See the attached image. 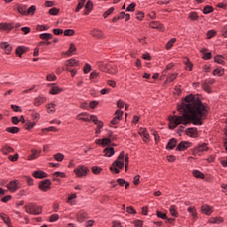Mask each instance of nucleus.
Instances as JSON below:
<instances>
[{
    "mask_svg": "<svg viewBox=\"0 0 227 227\" xmlns=\"http://www.w3.org/2000/svg\"><path fill=\"white\" fill-rule=\"evenodd\" d=\"M177 111L183 115H170L168 117V128L170 130L176 129L178 125H203V120L208 114V107L203 105L200 98L190 94L184 98L181 104L177 105Z\"/></svg>",
    "mask_w": 227,
    "mask_h": 227,
    "instance_id": "obj_1",
    "label": "nucleus"
},
{
    "mask_svg": "<svg viewBox=\"0 0 227 227\" xmlns=\"http://www.w3.org/2000/svg\"><path fill=\"white\" fill-rule=\"evenodd\" d=\"M125 164H129V153L125 154V152L122 151L119 154L117 160L113 162V166H117L119 169H123V168H125Z\"/></svg>",
    "mask_w": 227,
    "mask_h": 227,
    "instance_id": "obj_2",
    "label": "nucleus"
},
{
    "mask_svg": "<svg viewBox=\"0 0 227 227\" xmlns=\"http://www.w3.org/2000/svg\"><path fill=\"white\" fill-rule=\"evenodd\" d=\"M25 212L29 214L30 215H40L43 212L42 207L35 204V203H28L24 207Z\"/></svg>",
    "mask_w": 227,
    "mask_h": 227,
    "instance_id": "obj_3",
    "label": "nucleus"
},
{
    "mask_svg": "<svg viewBox=\"0 0 227 227\" xmlns=\"http://www.w3.org/2000/svg\"><path fill=\"white\" fill-rule=\"evenodd\" d=\"M101 67L102 72H106V74H112L116 75L118 74V67L113 63L102 64Z\"/></svg>",
    "mask_w": 227,
    "mask_h": 227,
    "instance_id": "obj_4",
    "label": "nucleus"
},
{
    "mask_svg": "<svg viewBox=\"0 0 227 227\" xmlns=\"http://www.w3.org/2000/svg\"><path fill=\"white\" fill-rule=\"evenodd\" d=\"M90 168L84 165H80L76 168H74V173L76 175L78 178H82V176H87Z\"/></svg>",
    "mask_w": 227,
    "mask_h": 227,
    "instance_id": "obj_5",
    "label": "nucleus"
},
{
    "mask_svg": "<svg viewBox=\"0 0 227 227\" xmlns=\"http://www.w3.org/2000/svg\"><path fill=\"white\" fill-rule=\"evenodd\" d=\"M192 155H201L203 152H208V146L206 143L195 146L192 150Z\"/></svg>",
    "mask_w": 227,
    "mask_h": 227,
    "instance_id": "obj_6",
    "label": "nucleus"
},
{
    "mask_svg": "<svg viewBox=\"0 0 227 227\" xmlns=\"http://www.w3.org/2000/svg\"><path fill=\"white\" fill-rule=\"evenodd\" d=\"M191 146H192V143L189 142V141H181L176 148V152H185V150H187L188 148H191Z\"/></svg>",
    "mask_w": 227,
    "mask_h": 227,
    "instance_id": "obj_7",
    "label": "nucleus"
},
{
    "mask_svg": "<svg viewBox=\"0 0 227 227\" xmlns=\"http://www.w3.org/2000/svg\"><path fill=\"white\" fill-rule=\"evenodd\" d=\"M51 179H44L43 181L39 182V189L40 191H43V192H47L51 185Z\"/></svg>",
    "mask_w": 227,
    "mask_h": 227,
    "instance_id": "obj_8",
    "label": "nucleus"
},
{
    "mask_svg": "<svg viewBox=\"0 0 227 227\" xmlns=\"http://www.w3.org/2000/svg\"><path fill=\"white\" fill-rule=\"evenodd\" d=\"M49 86H51L49 91L50 95H59L63 91V89L59 88L56 83H51Z\"/></svg>",
    "mask_w": 227,
    "mask_h": 227,
    "instance_id": "obj_9",
    "label": "nucleus"
},
{
    "mask_svg": "<svg viewBox=\"0 0 227 227\" xmlns=\"http://www.w3.org/2000/svg\"><path fill=\"white\" fill-rule=\"evenodd\" d=\"M30 154L27 156V160H35V159H38L40 155H42V151L41 150H36V149H31Z\"/></svg>",
    "mask_w": 227,
    "mask_h": 227,
    "instance_id": "obj_10",
    "label": "nucleus"
},
{
    "mask_svg": "<svg viewBox=\"0 0 227 227\" xmlns=\"http://www.w3.org/2000/svg\"><path fill=\"white\" fill-rule=\"evenodd\" d=\"M19 181L15 180V181H11L8 184H7V189L8 191H10V192H15L16 191L19 190Z\"/></svg>",
    "mask_w": 227,
    "mask_h": 227,
    "instance_id": "obj_11",
    "label": "nucleus"
},
{
    "mask_svg": "<svg viewBox=\"0 0 227 227\" xmlns=\"http://www.w3.org/2000/svg\"><path fill=\"white\" fill-rule=\"evenodd\" d=\"M185 134L189 137H198V129L197 128H188L185 129Z\"/></svg>",
    "mask_w": 227,
    "mask_h": 227,
    "instance_id": "obj_12",
    "label": "nucleus"
},
{
    "mask_svg": "<svg viewBox=\"0 0 227 227\" xmlns=\"http://www.w3.org/2000/svg\"><path fill=\"white\" fill-rule=\"evenodd\" d=\"M149 27L152 29H158L159 31H164V25L159 21H152L149 23Z\"/></svg>",
    "mask_w": 227,
    "mask_h": 227,
    "instance_id": "obj_13",
    "label": "nucleus"
},
{
    "mask_svg": "<svg viewBox=\"0 0 227 227\" xmlns=\"http://www.w3.org/2000/svg\"><path fill=\"white\" fill-rule=\"evenodd\" d=\"M35 126L36 121L27 120L23 125V128L25 129V130H28L29 132H31V130H33V129H35Z\"/></svg>",
    "mask_w": 227,
    "mask_h": 227,
    "instance_id": "obj_14",
    "label": "nucleus"
},
{
    "mask_svg": "<svg viewBox=\"0 0 227 227\" xmlns=\"http://www.w3.org/2000/svg\"><path fill=\"white\" fill-rule=\"evenodd\" d=\"M90 35L94 38H98V39L104 38V32H102V30H100L98 28H94L93 30H91Z\"/></svg>",
    "mask_w": 227,
    "mask_h": 227,
    "instance_id": "obj_15",
    "label": "nucleus"
},
{
    "mask_svg": "<svg viewBox=\"0 0 227 227\" xmlns=\"http://www.w3.org/2000/svg\"><path fill=\"white\" fill-rule=\"evenodd\" d=\"M32 176H34V178H39L40 180H42V178H47L49 176L47 173L43 170H35L33 172Z\"/></svg>",
    "mask_w": 227,
    "mask_h": 227,
    "instance_id": "obj_16",
    "label": "nucleus"
},
{
    "mask_svg": "<svg viewBox=\"0 0 227 227\" xmlns=\"http://www.w3.org/2000/svg\"><path fill=\"white\" fill-rule=\"evenodd\" d=\"M47 102V98L43 96H38L34 100V106L36 107H39V106H42V104H45Z\"/></svg>",
    "mask_w": 227,
    "mask_h": 227,
    "instance_id": "obj_17",
    "label": "nucleus"
},
{
    "mask_svg": "<svg viewBox=\"0 0 227 227\" xmlns=\"http://www.w3.org/2000/svg\"><path fill=\"white\" fill-rule=\"evenodd\" d=\"M0 217L4 221V224H6V226L13 227V225H12V219H10V216H8V215L1 213Z\"/></svg>",
    "mask_w": 227,
    "mask_h": 227,
    "instance_id": "obj_18",
    "label": "nucleus"
},
{
    "mask_svg": "<svg viewBox=\"0 0 227 227\" xmlns=\"http://www.w3.org/2000/svg\"><path fill=\"white\" fill-rule=\"evenodd\" d=\"M139 134L141 137H143L145 143L150 141V134H148V131H146V129L141 128L139 129Z\"/></svg>",
    "mask_w": 227,
    "mask_h": 227,
    "instance_id": "obj_19",
    "label": "nucleus"
},
{
    "mask_svg": "<svg viewBox=\"0 0 227 227\" xmlns=\"http://www.w3.org/2000/svg\"><path fill=\"white\" fill-rule=\"evenodd\" d=\"M76 219L78 223H84L85 219H88V213L84 211H80L76 215Z\"/></svg>",
    "mask_w": 227,
    "mask_h": 227,
    "instance_id": "obj_20",
    "label": "nucleus"
},
{
    "mask_svg": "<svg viewBox=\"0 0 227 227\" xmlns=\"http://www.w3.org/2000/svg\"><path fill=\"white\" fill-rule=\"evenodd\" d=\"M0 47L4 51L5 54H10V52L13 51V48L12 47V45H10L6 42L1 43Z\"/></svg>",
    "mask_w": 227,
    "mask_h": 227,
    "instance_id": "obj_21",
    "label": "nucleus"
},
{
    "mask_svg": "<svg viewBox=\"0 0 227 227\" xmlns=\"http://www.w3.org/2000/svg\"><path fill=\"white\" fill-rule=\"evenodd\" d=\"M92 10H93V1L88 0L85 4V10H84L83 15H88L89 13H91Z\"/></svg>",
    "mask_w": 227,
    "mask_h": 227,
    "instance_id": "obj_22",
    "label": "nucleus"
},
{
    "mask_svg": "<svg viewBox=\"0 0 227 227\" xmlns=\"http://www.w3.org/2000/svg\"><path fill=\"white\" fill-rule=\"evenodd\" d=\"M88 116H90V114H88V112H83L76 115V120L82 121H90V118H88Z\"/></svg>",
    "mask_w": 227,
    "mask_h": 227,
    "instance_id": "obj_23",
    "label": "nucleus"
},
{
    "mask_svg": "<svg viewBox=\"0 0 227 227\" xmlns=\"http://www.w3.org/2000/svg\"><path fill=\"white\" fill-rule=\"evenodd\" d=\"M178 143V140L176 138H171L166 146L167 150H174L176 146V144Z\"/></svg>",
    "mask_w": 227,
    "mask_h": 227,
    "instance_id": "obj_24",
    "label": "nucleus"
},
{
    "mask_svg": "<svg viewBox=\"0 0 227 227\" xmlns=\"http://www.w3.org/2000/svg\"><path fill=\"white\" fill-rule=\"evenodd\" d=\"M201 212L206 215H210L214 210H212V207L209 205H203L200 208Z\"/></svg>",
    "mask_w": 227,
    "mask_h": 227,
    "instance_id": "obj_25",
    "label": "nucleus"
},
{
    "mask_svg": "<svg viewBox=\"0 0 227 227\" xmlns=\"http://www.w3.org/2000/svg\"><path fill=\"white\" fill-rule=\"evenodd\" d=\"M0 29L10 32L13 29V25L12 23H0Z\"/></svg>",
    "mask_w": 227,
    "mask_h": 227,
    "instance_id": "obj_26",
    "label": "nucleus"
},
{
    "mask_svg": "<svg viewBox=\"0 0 227 227\" xmlns=\"http://www.w3.org/2000/svg\"><path fill=\"white\" fill-rule=\"evenodd\" d=\"M66 67H79V60L75 59H70L66 61Z\"/></svg>",
    "mask_w": 227,
    "mask_h": 227,
    "instance_id": "obj_27",
    "label": "nucleus"
},
{
    "mask_svg": "<svg viewBox=\"0 0 227 227\" xmlns=\"http://www.w3.org/2000/svg\"><path fill=\"white\" fill-rule=\"evenodd\" d=\"M187 211L192 214V217L193 221H196L198 219V212L196 211V207H190L187 208Z\"/></svg>",
    "mask_w": 227,
    "mask_h": 227,
    "instance_id": "obj_28",
    "label": "nucleus"
},
{
    "mask_svg": "<svg viewBox=\"0 0 227 227\" xmlns=\"http://www.w3.org/2000/svg\"><path fill=\"white\" fill-rule=\"evenodd\" d=\"M75 51H77V48L75 47V43H71L68 51H66V55L73 56V54H74V52H75Z\"/></svg>",
    "mask_w": 227,
    "mask_h": 227,
    "instance_id": "obj_29",
    "label": "nucleus"
},
{
    "mask_svg": "<svg viewBox=\"0 0 227 227\" xmlns=\"http://www.w3.org/2000/svg\"><path fill=\"white\" fill-rule=\"evenodd\" d=\"M106 157H113L114 154V147H106L104 149Z\"/></svg>",
    "mask_w": 227,
    "mask_h": 227,
    "instance_id": "obj_30",
    "label": "nucleus"
},
{
    "mask_svg": "<svg viewBox=\"0 0 227 227\" xmlns=\"http://www.w3.org/2000/svg\"><path fill=\"white\" fill-rule=\"evenodd\" d=\"M6 132H9V134H19L20 132V128L19 127H8L6 128Z\"/></svg>",
    "mask_w": 227,
    "mask_h": 227,
    "instance_id": "obj_31",
    "label": "nucleus"
},
{
    "mask_svg": "<svg viewBox=\"0 0 227 227\" xmlns=\"http://www.w3.org/2000/svg\"><path fill=\"white\" fill-rule=\"evenodd\" d=\"M15 152V149L10 145H5L4 147L2 148V153L4 155H8V153H13Z\"/></svg>",
    "mask_w": 227,
    "mask_h": 227,
    "instance_id": "obj_32",
    "label": "nucleus"
},
{
    "mask_svg": "<svg viewBox=\"0 0 227 227\" xmlns=\"http://www.w3.org/2000/svg\"><path fill=\"white\" fill-rule=\"evenodd\" d=\"M84 4H86V0H78V4L74 10L75 13H79L84 8Z\"/></svg>",
    "mask_w": 227,
    "mask_h": 227,
    "instance_id": "obj_33",
    "label": "nucleus"
},
{
    "mask_svg": "<svg viewBox=\"0 0 227 227\" xmlns=\"http://www.w3.org/2000/svg\"><path fill=\"white\" fill-rule=\"evenodd\" d=\"M178 77V74H168V77L165 80L164 84H168L169 82H173Z\"/></svg>",
    "mask_w": 227,
    "mask_h": 227,
    "instance_id": "obj_34",
    "label": "nucleus"
},
{
    "mask_svg": "<svg viewBox=\"0 0 227 227\" xmlns=\"http://www.w3.org/2000/svg\"><path fill=\"white\" fill-rule=\"evenodd\" d=\"M188 19H190V20L194 22L196 20H200V16L198 15V12H191L188 15Z\"/></svg>",
    "mask_w": 227,
    "mask_h": 227,
    "instance_id": "obj_35",
    "label": "nucleus"
},
{
    "mask_svg": "<svg viewBox=\"0 0 227 227\" xmlns=\"http://www.w3.org/2000/svg\"><path fill=\"white\" fill-rule=\"evenodd\" d=\"M184 63L185 65V70H189V72H192V67L191 60H189V58H185L184 60Z\"/></svg>",
    "mask_w": 227,
    "mask_h": 227,
    "instance_id": "obj_36",
    "label": "nucleus"
},
{
    "mask_svg": "<svg viewBox=\"0 0 227 227\" xmlns=\"http://www.w3.org/2000/svg\"><path fill=\"white\" fill-rule=\"evenodd\" d=\"M39 38L41 40H45L46 42H49V40L52 39V34L51 33H43L39 35Z\"/></svg>",
    "mask_w": 227,
    "mask_h": 227,
    "instance_id": "obj_37",
    "label": "nucleus"
},
{
    "mask_svg": "<svg viewBox=\"0 0 227 227\" xmlns=\"http://www.w3.org/2000/svg\"><path fill=\"white\" fill-rule=\"evenodd\" d=\"M192 175L195 178H200L201 180L205 179V174L200 170H193Z\"/></svg>",
    "mask_w": 227,
    "mask_h": 227,
    "instance_id": "obj_38",
    "label": "nucleus"
},
{
    "mask_svg": "<svg viewBox=\"0 0 227 227\" xmlns=\"http://www.w3.org/2000/svg\"><path fill=\"white\" fill-rule=\"evenodd\" d=\"M215 63H218V65H226V62L224 61V57L222 55H216L215 57Z\"/></svg>",
    "mask_w": 227,
    "mask_h": 227,
    "instance_id": "obj_39",
    "label": "nucleus"
},
{
    "mask_svg": "<svg viewBox=\"0 0 227 227\" xmlns=\"http://www.w3.org/2000/svg\"><path fill=\"white\" fill-rule=\"evenodd\" d=\"M213 75H219V77L224 75V68L218 67L213 71Z\"/></svg>",
    "mask_w": 227,
    "mask_h": 227,
    "instance_id": "obj_40",
    "label": "nucleus"
},
{
    "mask_svg": "<svg viewBox=\"0 0 227 227\" xmlns=\"http://www.w3.org/2000/svg\"><path fill=\"white\" fill-rule=\"evenodd\" d=\"M18 12L21 15H27V5H20L18 7Z\"/></svg>",
    "mask_w": 227,
    "mask_h": 227,
    "instance_id": "obj_41",
    "label": "nucleus"
},
{
    "mask_svg": "<svg viewBox=\"0 0 227 227\" xmlns=\"http://www.w3.org/2000/svg\"><path fill=\"white\" fill-rule=\"evenodd\" d=\"M169 213L173 217H178V212H176V206L175 205L170 206Z\"/></svg>",
    "mask_w": 227,
    "mask_h": 227,
    "instance_id": "obj_42",
    "label": "nucleus"
},
{
    "mask_svg": "<svg viewBox=\"0 0 227 227\" xmlns=\"http://www.w3.org/2000/svg\"><path fill=\"white\" fill-rule=\"evenodd\" d=\"M214 12V7L211 5H206L203 9L204 15H208V13H212Z\"/></svg>",
    "mask_w": 227,
    "mask_h": 227,
    "instance_id": "obj_43",
    "label": "nucleus"
},
{
    "mask_svg": "<svg viewBox=\"0 0 227 227\" xmlns=\"http://www.w3.org/2000/svg\"><path fill=\"white\" fill-rule=\"evenodd\" d=\"M202 90L206 91V93H210V85L208 84V82H202Z\"/></svg>",
    "mask_w": 227,
    "mask_h": 227,
    "instance_id": "obj_44",
    "label": "nucleus"
},
{
    "mask_svg": "<svg viewBox=\"0 0 227 227\" xmlns=\"http://www.w3.org/2000/svg\"><path fill=\"white\" fill-rule=\"evenodd\" d=\"M59 132V129H58V128L51 126L49 128H45L42 129V132Z\"/></svg>",
    "mask_w": 227,
    "mask_h": 227,
    "instance_id": "obj_45",
    "label": "nucleus"
},
{
    "mask_svg": "<svg viewBox=\"0 0 227 227\" xmlns=\"http://www.w3.org/2000/svg\"><path fill=\"white\" fill-rule=\"evenodd\" d=\"M91 171L93 175H100V173H102V168L98 166H94L91 168Z\"/></svg>",
    "mask_w": 227,
    "mask_h": 227,
    "instance_id": "obj_46",
    "label": "nucleus"
},
{
    "mask_svg": "<svg viewBox=\"0 0 227 227\" xmlns=\"http://www.w3.org/2000/svg\"><path fill=\"white\" fill-rule=\"evenodd\" d=\"M53 157L55 160H58V162H62L63 159H65V155H63L61 153L54 154Z\"/></svg>",
    "mask_w": 227,
    "mask_h": 227,
    "instance_id": "obj_47",
    "label": "nucleus"
},
{
    "mask_svg": "<svg viewBox=\"0 0 227 227\" xmlns=\"http://www.w3.org/2000/svg\"><path fill=\"white\" fill-rule=\"evenodd\" d=\"M64 36H74L75 35V30L74 29H66L64 30Z\"/></svg>",
    "mask_w": 227,
    "mask_h": 227,
    "instance_id": "obj_48",
    "label": "nucleus"
},
{
    "mask_svg": "<svg viewBox=\"0 0 227 227\" xmlns=\"http://www.w3.org/2000/svg\"><path fill=\"white\" fill-rule=\"evenodd\" d=\"M176 42V38H171L166 44L167 51H169L171 47H173V44Z\"/></svg>",
    "mask_w": 227,
    "mask_h": 227,
    "instance_id": "obj_49",
    "label": "nucleus"
},
{
    "mask_svg": "<svg viewBox=\"0 0 227 227\" xmlns=\"http://www.w3.org/2000/svg\"><path fill=\"white\" fill-rule=\"evenodd\" d=\"M100 75V73L97 72V71H93L90 73V81H93L95 79H98Z\"/></svg>",
    "mask_w": 227,
    "mask_h": 227,
    "instance_id": "obj_50",
    "label": "nucleus"
},
{
    "mask_svg": "<svg viewBox=\"0 0 227 227\" xmlns=\"http://www.w3.org/2000/svg\"><path fill=\"white\" fill-rule=\"evenodd\" d=\"M36 12V6L32 5L30 6L27 11V15H35V12Z\"/></svg>",
    "mask_w": 227,
    "mask_h": 227,
    "instance_id": "obj_51",
    "label": "nucleus"
},
{
    "mask_svg": "<svg viewBox=\"0 0 227 227\" xmlns=\"http://www.w3.org/2000/svg\"><path fill=\"white\" fill-rule=\"evenodd\" d=\"M49 15H58L59 13V8L52 7L49 10Z\"/></svg>",
    "mask_w": 227,
    "mask_h": 227,
    "instance_id": "obj_52",
    "label": "nucleus"
},
{
    "mask_svg": "<svg viewBox=\"0 0 227 227\" xmlns=\"http://www.w3.org/2000/svg\"><path fill=\"white\" fill-rule=\"evenodd\" d=\"M136 19L137 20H143V19H145V12L137 11L136 12Z\"/></svg>",
    "mask_w": 227,
    "mask_h": 227,
    "instance_id": "obj_53",
    "label": "nucleus"
},
{
    "mask_svg": "<svg viewBox=\"0 0 227 227\" xmlns=\"http://www.w3.org/2000/svg\"><path fill=\"white\" fill-rule=\"evenodd\" d=\"M16 54H17V56H19V58H22V54H24V47L19 46L16 49Z\"/></svg>",
    "mask_w": 227,
    "mask_h": 227,
    "instance_id": "obj_54",
    "label": "nucleus"
},
{
    "mask_svg": "<svg viewBox=\"0 0 227 227\" xmlns=\"http://www.w3.org/2000/svg\"><path fill=\"white\" fill-rule=\"evenodd\" d=\"M113 12H114V7L109 8L106 12L103 13L104 19H107L108 16L111 15V13H113Z\"/></svg>",
    "mask_w": 227,
    "mask_h": 227,
    "instance_id": "obj_55",
    "label": "nucleus"
},
{
    "mask_svg": "<svg viewBox=\"0 0 227 227\" xmlns=\"http://www.w3.org/2000/svg\"><path fill=\"white\" fill-rule=\"evenodd\" d=\"M54 107H56V104L54 103L49 104L47 106L48 113H56V109Z\"/></svg>",
    "mask_w": 227,
    "mask_h": 227,
    "instance_id": "obj_56",
    "label": "nucleus"
},
{
    "mask_svg": "<svg viewBox=\"0 0 227 227\" xmlns=\"http://www.w3.org/2000/svg\"><path fill=\"white\" fill-rule=\"evenodd\" d=\"M156 215H157V217H159L160 219H163V220L168 219V215H166V213H162V212H160V211H156Z\"/></svg>",
    "mask_w": 227,
    "mask_h": 227,
    "instance_id": "obj_57",
    "label": "nucleus"
},
{
    "mask_svg": "<svg viewBox=\"0 0 227 227\" xmlns=\"http://www.w3.org/2000/svg\"><path fill=\"white\" fill-rule=\"evenodd\" d=\"M58 219H59V215L53 214L50 216L49 221H50V223H56V221H58Z\"/></svg>",
    "mask_w": 227,
    "mask_h": 227,
    "instance_id": "obj_58",
    "label": "nucleus"
},
{
    "mask_svg": "<svg viewBox=\"0 0 227 227\" xmlns=\"http://www.w3.org/2000/svg\"><path fill=\"white\" fill-rule=\"evenodd\" d=\"M115 118H118L120 121H121L123 119V111H121V109L116 110Z\"/></svg>",
    "mask_w": 227,
    "mask_h": 227,
    "instance_id": "obj_59",
    "label": "nucleus"
},
{
    "mask_svg": "<svg viewBox=\"0 0 227 227\" xmlns=\"http://www.w3.org/2000/svg\"><path fill=\"white\" fill-rule=\"evenodd\" d=\"M215 35H216L215 30L207 31V40H210V38H214V36H215Z\"/></svg>",
    "mask_w": 227,
    "mask_h": 227,
    "instance_id": "obj_60",
    "label": "nucleus"
},
{
    "mask_svg": "<svg viewBox=\"0 0 227 227\" xmlns=\"http://www.w3.org/2000/svg\"><path fill=\"white\" fill-rule=\"evenodd\" d=\"M90 70H91V65H90L89 63H86L83 67V73L90 74Z\"/></svg>",
    "mask_w": 227,
    "mask_h": 227,
    "instance_id": "obj_61",
    "label": "nucleus"
},
{
    "mask_svg": "<svg viewBox=\"0 0 227 227\" xmlns=\"http://www.w3.org/2000/svg\"><path fill=\"white\" fill-rule=\"evenodd\" d=\"M136 10V3H131L128 5L126 12H134Z\"/></svg>",
    "mask_w": 227,
    "mask_h": 227,
    "instance_id": "obj_62",
    "label": "nucleus"
},
{
    "mask_svg": "<svg viewBox=\"0 0 227 227\" xmlns=\"http://www.w3.org/2000/svg\"><path fill=\"white\" fill-rule=\"evenodd\" d=\"M112 140L109 137L103 138L102 146H107V145H111Z\"/></svg>",
    "mask_w": 227,
    "mask_h": 227,
    "instance_id": "obj_63",
    "label": "nucleus"
},
{
    "mask_svg": "<svg viewBox=\"0 0 227 227\" xmlns=\"http://www.w3.org/2000/svg\"><path fill=\"white\" fill-rule=\"evenodd\" d=\"M31 117H32L33 121H35V123H36V121H38V119L40 118V114L34 113L31 114Z\"/></svg>",
    "mask_w": 227,
    "mask_h": 227,
    "instance_id": "obj_64",
    "label": "nucleus"
}]
</instances>
